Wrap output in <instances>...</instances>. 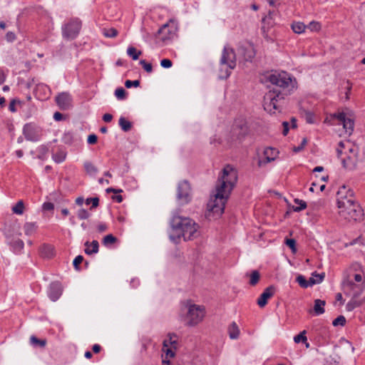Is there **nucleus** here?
<instances>
[{
    "label": "nucleus",
    "instance_id": "nucleus-1",
    "mask_svg": "<svg viewBox=\"0 0 365 365\" xmlns=\"http://www.w3.org/2000/svg\"><path fill=\"white\" fill-rule=\"evenodd\" d=\"M272 87L264 96V108L269 113L275 111L281 106L284 96L290 93L295 87L293 80L287 72L274 73L268 76Z\"/></svg>",
    "mask_w": 365,
    "mask_h": 365
},
{
    "label": "nucleus",
    "instance_id": "nucleus-2",
    "mask_svg": "<svg viewBox=\"0 0 365 365\" xmlns=\"http://www.w3.org/2000/svg\"><path fill=\"white\" fill-rule=\"evenodd\" d=\"M237 181V172L232 166L227 165L218 177L213 196L207 203L209 210L220 215Z\"/></svg>",
    "mask_w": 365,
    "mask_h": 365
},
{
    "label": "nucleus",
    "instance_id": "nucleus-3",
    "mask_svg": "<svg viewBox=\"0 0 365 365\" xmlns=\"http://www.w3.org/2000/svg\"><path fill=\"white\" fill-rule=\"evenodd\" d=\"M346 187L341 186L337 192V207L339 215L347 221H359L362 220L364 213L361 207L355 202L353 192L348 190L349 195H346Z\"/></svg>",
    "mask_w": 365,
    "mask_h": 365
},
{
    "label": "nucleus",
    "instance_id": "nucleus-4",
    "mask_svg": "<svg viewBox=\"0 0 365 365\" xmlns=\"http://www.w3.org/2000/svg\"><path fill=\"white\" fill-rule=\"evenodd\" d=\"M337 153L339 157L342 153L346 155V157L341 159V163L345 168L351 170L355 168L358 157V148L355 145L349 141L346 143L341 141L339 143Z\"/></svg>",
    "mask_w": 365,
    "mask_h": 365
},
{
    "label": "nucleus",
    "instance_id": "nucleus-5",
    "mask_svg": "<svg viewBox=\"0 0 365 365\" xmlns=\"http://www.w3.org/2000/svg\"><path fill=\"white\" fill-rule=\"evenodd\" d=\"M236 66V55L232 48L225 46L222 51L220 59V78H227L230 76L231 71Z\"/></svg>",
    "mask_w": 365,
    "mask_h": 365
},
{
    "label": "nucleus",
    "instance_id": "nucleus-6",
    "mask_svg": "<svg viewBox=\"0 0 365 365\" xmlns=\"http://www.w3.org/2000/svg\"><path fill=\"white\" fill-rule=\"evenodd\" d=\"M182 311L185 312V324L188 326L197 325L205 317L204 307L200 305L186 303Z\"/></svg>",
    "mask_w": 365,
    "mask_h": 365
},
{
    "label": "nucleus",
    "instance_id": "nucleus-7",
    "mask_svg": "<svg viewBox=\"0 0 365 365\" xmlns=\"http://www.w3.org/2000/svg\"><path fill=\"white\" fill-rule=\"evenodd\" d=\"M189 217L180 215L178 213L173 214L170 220V231L169 237L174 243L179 242V235L185 229L186 222Z\"/></svg>",
    "mask_w": 365,
    "mask_h": 365
},
{
    "label": "nucleus",
    "instance_id": "nucleus-8",
    "mask_svg": "<svg viewBox=\"0 0 365 365\" xmlns=\"http://www.w3.org/2000/svg\"><path fill=\"white\" fill-rule=\"evenodd\" d=\"M185 222L186 225L185 226V229L182 230L179 235V240L181 237H182L185 241L193 240L197 238L200 235V226L198 224L190 217L187 222Z\"/></svg>",
    "mask_w": 365,
    "mask_h": 365
},
{
    "label": "nucleus",
    "instance_id": "nucleus-9",
    "mask_svg": "<svg viewBox=\"0 0 365 365\" xmlns=\"http://www.w3.org/2000/svg\"><path fill=\"white\" fill-rule=\"evenodd\" d=\"M81 28V22L78 19H71L62 26V36L65 39H74Z\"/></svg>",
    "mask_w": 365,
    "mask_h": 365
},
{
    "label": "nucleus",
    "instance_id": "nucleus-10",
    "mask_svg": "<svg viewBox=\"0 0 365 365\" xmlns=\"http://www.w3.org/2000/svg\"><path fill=\"white\" fill-rule=\"evenodd\" d=\"M177 198L182 205L188 203L191 200L190 186L187 180L179 182L177 189Z\"/></svg>",
    "mask_w": 365,
    "mask_h": 365
},
{
    "label": "nucleus",
    "instance_id": "nucleus-11",
    "mask_svg": "<svg viewBox=\"0 0 365 365\" xmlns=\"http://www.w3.org/2000/svg\"><path fill=\"white\" fill-rule=\"evenodd\" d=\"M177 31V22L173 19H170L159 29L158 33L162 36V40L165 41L173 38L174 36H175Z\"/></svg>",
    "mask_w": 365,
    "mask_h": 365
},
{
    "label": "nucleus",
    "instance_id": "nucleus-12",
    "mask_svg": "<svg viewBox=\"0 0 365 365\" xmlns=\"http://www.w3.org/2000/svg\"><path fill=\"white\" fill-rule=\"evenodd\" d=\"M344 288L346 294L359 298L365 289V284L364 282L356 284L352 281L347 280L344 282Z\"/></svg>",
    "mask_w": 365,
    "mask_h": 365
},
{
    "label": "nucleus",
    "instance_id": "nucleus-13",
    "mask_svg": "<svg viewBox=\"0 0 365 365\" xmlns=\"http://www.w3.org/2000/svg\"><path fill=\"white\" fill-rule=\"evenodd\" d=\"M334 117L338 119L340 123L343 125L346 133L350 135L354 131V123L352 118L350 115H348L346 113L341 112L339 113H335Z\"/></svg>",
    "mask_w": 365,
    "mask_h": 365
},
{
    "label": "nucleus",
    "instance_id": "nucleus-14",
    "mask_svg": "<svg viewBox=\"0 0 365 365\" xmlns=\"http://www.w3.org/2000/svg\"><path fill=\"white\" fill-rule=\"evenodd\" d=\"M56 102L61 110H67L71 106L72 98L67 92H62L56 97Z\"/></svg>",
    "mask_w": 365,
    "mask_h": 365
},
{
    "label": "nucleus",
    "instance_id": "nucleus-15",
    "mask_svg": "<svg viewBox=\"0 0 365 365\" xmlns=\"http://www.w3.org/2000/svg\"><path fill=\"white\" fill-rule=\"evenodd\" d=\"M278 153H279V152L275 148H265L263 152V155L264 156L265 160L263 161V160H260L259 161V165H262L264 163H270V162L274 160L277 158Z\"/></svg>",
    "mask_w": 365,
    "mask_h": 365
},
{
    "label": "nucleus",
    "instance_id": "nucleus-16",
    "mask_svg": "<svg viewBox=\"0 0 365 365\" xmlns=\"http://www.w3.org/2000/svg\"><path fill=\"white\" fill-rule=\"evenodd\" d=\"M62 294V287L60 283L53 282L50 285L48 296L52 301H56Z\"/></svg>",
    "mask_w": 365,
    "mask_h": 365
},
{
    "label": "nucleus",
    "instance_id": "nucleus-17",
    "mask_svg": "<svg viewBox=\"0 0 365 365\" xmlns=\"http://www.w3.org/2000/svg\"><path fill=\"white\" fill-rule=\"evenodd\" d=\"M274 294V288L272 287H267L264 291L261 294L259 297L257 299V304L260 307H264L267 303V300L272 297Z\"/></svg>",
    "mask_w": 365,
    "mask_h": 365
},
{
    "label": "nucleus",
    "instance_id": "nucleus-18",
    "mask_svg": "<svg viewBox=\"0 0 365 365\" xmlns=\"http://www.w3.org/2000/svg\"><path fill=\"white\" fill-rule=\"evenodd\" d=\"M325 304H326L325 301L319 299H315L314 300V309H313L314 314L318 316V315H321V314H324L325 312V309H324Z\"/></svg>",
    "mask_w": 365,
    "mask_h": 365
},
{
    "label": "nucleus",
    "instance_id": "nucleus-19",
    "mask_svg": "<svg viewBox=\"0 0 365 365\" xmlns=\"http://www.w3.org/2000/svg\"><path fill=\"white\" fill-rule=\"evenodd\" d=\"M85 246L86 247L85 252L87 255H92L98 252V242L96 240H93L91 244L86 242Z\"/></svg>",
    "mask_w": 365,
    "mask_h": 365
},
{
    "label": "nucleus",
    "instance_id": "nucleus-20",
    "mask_svg": "<svg viewBox=\"0 0 365 365\" xmlns=\"http://www.w3.org/2000/svg\"><path fill=\"white\" fill-rule=\"evenodd\" d=\"M168 338L163 341V347H168L170 345L175 349L178 344V336L175 334H168Z\"/></svg>",
    "mask_w": 365,
    "mask_h": 365
},
{
    "label": "nucleus",
    "instance_id": "nucleus-21",
    "mask_svg": "<svg viewBox=\"0 0 365 365\" xmlns=\"http://www.w3.org/2000/svg\"><path fill=\"white\" fill-rule=\"evenodd\" d=\"M363 303L362 300L358 299V297H351V299L347 303L346 309L348 312H351L356 307L361 306Z\"/></svg>",
    "mask_w": 365,
    "mask_h": 365
},
{
    "label": "nucleus",
    "instance_id": "nucleus-22",
    "mask_svg": "<svg viewBox=\"0 0 365 365\" xmlns=\"http://www.w3.org/2000/svg\"><path fill=\"white\" fill-rule=\"evenodd\" d=\"M228 332L230 337L232 339L238 338L240 334V330L235 322H232L228 328Z\"/></svg>",
    "mask_w": 365,
    "mask_h": 365
},
{
    "label": "nucleus",
    "instance_id": "nucleus-23",
    "mask_svg": "<svg viewBox=\"0 0 365 365\" xmlns=\"http://www.w3.org/2000/svg\"><path fill=\"white\" fill-rule=\"evenodd\" d=\"M325 277L324 273L317 274L316 272L312 273V276L309 278V284L314 285L321 283Z\"/></svg>",
    "mask_w": 365,
    "mask_h": 365
},
{
    "label": "nucleus",
    "instance_id": "nucleus-24",
    "mask_svg": "<svg viewBox=\"0 0 365 365\" xmlns=\"http://www.w3.org/2000/svg\"><path fill=\"white\" fill-rule=\"evenodd\" d=\"M83 166L86 173L90 175H95L98 173V168L91 162H85Z\"/></svg>",
    "mask_w": 365,
    "mask_h": 365
},
{
    "label": "nucleus",
    "instance_id": "nucleus-25",
    "mask_svg": "<svg viewBox=\"0 0 365 365\" xmlns=\"http://www.w3.org/2000/svg\"><path fill=\"white\" fill-rule=\"evenodd\" d=\"M66 156V152L62 150H59L56 153H53L52 158L56 163H60L64 161Z\"/></svg>",
    "mask_w": 365,
    "mask_h": 365
},
{
    "label": "nucleus",
    "instance_id": "nucleus-26",
    "mask_svg": "<svg viewBox=\"0 0 365 365\" xmlns=\"http://www.w3.org/2000/svg\"><path fill=\"white\" fill-rule=\"evenodd\" d=\"M12 212L16 215H22L24 212L25 207L23 200H19L12 207Z\"/></svg>",
    "mask_w": 365,
    "mask_h": 365
},
{
    "label": "nucleus",
    "instance_id": "nucleus-27",
    "mask_svg": "<svg viewBox=\"0 0 365 365\" xmlns=\"http://www.w3.org/2000/svg\"><path fill=\"white\" fill-rule=\"evenodd\" d=\"M127 54L132 58L133 60L138 59L139 56L142 54L141 51H138L135 47L130 46L127 49Z\"/></svg>",
    "mask_w": 365,
    "mask_h": 365
},
{
    "label": "nucleus",
    "instance_id": "nucleus-28",
    "mask_svg": "<svg viewBox=\"0 0 365 365\" xmlns=\"http://www.w3.org/2000/svg\"><path fill=\"white\" fill-rule=\"evenodd\" d=\"M41 254L45 257H51L53 255V247L51 245H44L41 247Z\"/></svg>",
    "mask_w": 365,
    "mask_h": 365
},
{
    "label": "nucleus",
    "instance_id": "nucleus-29",
    "mask_svg": "<svg viewBox=\"0 0 365 365\" xmlns=\"http://www.w3.org/2000/svg\"><path fill=\"white\" fill-rule=\"evenodd\" d=\"M307 26L302 22H294L292 25L293 31L296 34H302L305 31Z\"/></svg>",
    "mask_w": 365,
    "mask_h": 365
},
{
    "label": "nucleus",
    "instance_id": "nucleus-30",
    "mask_svg": "<svg viewBox=\"0 0 365 365\" xmlns=\"http://www.w3.org/2000/svg\"><path fill=\"white\" fill-rule=\"evenodd\" d=\"M119 125L120 126L121 129L125 132L129 131L132 127L131 123L123 117L120 118Z\"/></svg>",
    "mask_w": 365,
    "mask_h": 365
},
{
    "label": "nucleus",
    "instance_id": "nucleus-31",
    "mask_svg": "<svg viewBox=\"0 0 365 365\" xmlns=\"http://www.w3.org/2000/svg\"><path fill=\"white\" fill-rule=\"evenodd\" d=\"M31 344L35 346L44 347L46 344V339H38L35 336H31L30 337Z\"/></svg>",
    "mask_w": 365,
    "mask_h": 365
},
{
    "label": "nucleus",
    "instance_id": "nucleus-32",
    "mask_svg": "<svg viewBox=\"0 0 365 365\" xmlns=\"http://www.w3.org/2000/svg\"><path fill=\"white\" fill-rule=\"evenodd\" d=\"M24 232L26 235H30L34 232L36 229V223L34 222H26L24 226Z\"/></svg>",
    "mask_w": 365,
    "mask_h": 365
},
{
    "label": "nucleus",
    "instance_id": "nucleus-33",
    "mask_svg": "<svg viewBox=\"0 0 365 365\" xmlns=\"http://www.w3.org/2000/svg\"><path fill=\"white\" fill-rule=\"evenodd\" d=\"M103 34L108 38H114L117 36L118 32L115 28L103 29Z\"/></svg>",
    "mask_w": 365,
    "mask_h": 365
},
{
    "label": "nucleus",
    "instance_id": "nucleus-34",
    "mask_svg": "<svg viewBox=\"0 0 365 365\" xmlns=\"http://www.w3.org/2000/svg\"><path fill=\"white\" fill-rule=\"evenodd\" d=\"M259 277H260V275H259V273L258 271H257V270L252 271L250 274V285L255 286V284H257V283L259 282Z\"/></svg>",
    "mask_w": 365,
    "mask_h": 365
},
{
    "label": "nucleus",
    "instance_id": "nucleus-35",
    "mask_svg": "<svg viewBox=\"0 0 365 365\" xmlns=\"http://www.w3.org/2000/svg\"><path fill=\"white\" fill-rule=\"evenodd\" d=\"M296 280L299 283V284L303 288H307L308 287L312 286V285L309 284V280L307 281L305 277L302 275H299L297 277Z\"/></svg>",
    "mask_w": 365,
    "mask_h": 365
},
{
    "label": "nucleus",
    "instance_id": "nucleus-36",
    "mask_svg": "<svg viewBox=\"0 0 365 365\" xmlns=\"http://www.w3.org/2000/svg\"><path fill=\"white\" fill-rule=\"evenodd\" d=\"M294 202L299 205V206L294 207H293V210L295 212H299V211H301L302 210H304L307 207L306 202H304V201H303L302 200L294 199Z\"/></svg>",
    "mask_w": 365,
    "mask_h": 365
},
{
    "label": "nucleus",
    "instance_id": "nucleus-37",
    "mask_svg": "<svg viewBox=\"0 0 365 365\" xmlns=\"http://www.w3.org/2000/svg\"><path fill=\"white\" fill-rule=\"evenodd\" d=\"M117 239L113 235H108L103 239V244L106 246L112 245L116 242Z\"/></svg>",
    "mask_w": 365,
    "mask_h": 365
},
{
    "label": "nucleus",
    "instance_id": "nucleus-38",
    "mask_svg": "<svg viewBox=\"0 0 365 365\" xmlns=\"http://www.w3.org/2000/svg\"><path fill=\"white\" fill-rule=\"evenodd\" d=\"M306 331L304 330L303 331L300 332L299 334L296 335L294 337V341L295 343H299V342H306L307 339L305 336Z\"/></svg>",
    "mask_w": 365,
    "mask_h": 365
},
{
    "label": "nucleus",
    "instance_id": "nucleus-39",
    "mask_svg": "<svg viewBox=\"0 0 365 365\" xmlns=\"http://www.w3.org/2000/svg\"><path fill=\"white\" fill-rule=\"evenodd\" d=\"M77 216L80 220H86L91 216V214L86 210L82 208L78 210Z\"/></svg>",
    "mask_w": 365,
    "mask_h": 365
},
{
    "label": "nucleus",
    "instance_id": "nucleus-40",
    "mask_svg": "<svg viewBox=\"0 0 365 365\" xmlns=\"http://www.w3.org/2000/svg\"><path fill=\"white\" fill-rule=\"evenodd\" d=\"M90 203H92V205L91 207V210H92L93 208H95L98 206L99 199L98 197L87 198L86 200V204L89 205Z\"/></svg>",
    "mask_w": 365,
    "mask_h": 365
},
{
    "label": "nucleus",
    "instance_id": "nucleus-41",
    "mask_svg": "<svg viewBox=\"0 0 365 365\" xmlns=\"http://www.w3.org/2000/svg\"><path fill=\"white\" fill-rule=\"evenodd\" d=\"M346 324V319L344 316L341 315L339 316L337 318H336L333 322L332 324L334 327H336L338 325L344 326Z\"/></svg>",
    "mask_w": 365,
    "mask_h": 365
},
{
    "label": "nucleus",
    "instance_id": "nucleus-42",
    "mask_svg": "<svg viewBox=\"0 0 365 365\" xmlns=\"http://www.w3.org/2000/svg\"><path fill=\"white\" fill-rule=\"evenodd\" d=\"M307 28L312 31H318L321 29V26L319 22L312 21L307 26Z\"/></svg>",
    "mask_w": 365,
    "mask_h": 365
},
{
    "label": "nucleus",
    "instance_id": "nucleus-43",
    "mask_svg": "<svg viewBox=\"0 0 365 365\" xmlns=\"http://www.w3.org/2000/svg\"><path fill=\"white\" fill-rule=\"evenodd\" d=\"M285 244L292 250V252H297L296 241L294 239H286Z\"/></svg>",
    "mask_w": 365,
    "mask_h": 365
},
{
    "label": "nucleus",
    "instance_id": "nucleus-44",
    "mask_svg": "<svg viewBox=\"0 0 365 365\" xmlns=\"http://www.w3.org/2000/svg\"><path fill=\"white\" fill-rule=\"evenodd\" d=\"M139 63L146 72L151 73L153 71V66L151 63H147L145 60H140Z\"/></svg>",
    "mask_w": 365,
    "mask_h": 365
},
{
    "label": "nucleus",
    "instance_id": "nucleus-45",
    "mask_svg": "<svg viewBox=\"0 0 365 365\" xmlns=\"http://www.w3.org/2000/svg\"><path fill=\"white\" fill-rule=\"evenodd\" d=\"M12 246L15 250H21L24 248V243L21 240H16L12 242Z\"/></svg>",
    "mask_w": 365,
    "mask_h": 365
},
{
    "label": "nucleus",
    "instance_id": "nucleus-46",
    "mask_svg": "<svg viewBox=\"0 0 365 365\" xmlns=\"http://www.w3.org/2000/svg\"><path fill=\"white\" fill-rule=\"evenodd\" d=\"M255 56V51L251 46L247 49V53L245 54V58L246 61L251 60Z\"/></svg>",
    "mask_w": 365,
    "mask_h": 365
},
{
    "label": "nucleus",
    "instance_id": "nucleus-47",
    "mask_svg": "<svg viewBox=\"0 0 365 365\" xmlns=\"http://www.w3.org/2000/svg\"><path fill=\"white\" fill-rule=\"evenodd\" d=\"M115 95L118 99H123L125 96V91L123 88H118L115 90Z\"/></svg>",
    "mask_w": 365,
    "mask_h": 365
},
{
    "label": "nucleus",
    "instance_id": "nucleus-48",
    "mask_svg": "<svg viewBox=\"0 0 365 365\" xmlns=\"http://www.w3.org/2000/svg\"><path fill=\"white\" fill-rule=\"evenodd\" d=\"M139 85H140V81L138 80H135V81L127 80L125 82V86L128 88H130L132 86L138 87V86H139Z\"/></svg>",
    "mask_w": 365,
    "mask_h": 365
},
{
    "label": "nucleus",
    "instance_id": "nucleus-49",
    "mask_svg": "<svg viewBox=\"0 0 365 365\" xmlns=\"http://www.w3.org/2000/svg\"><path fill=\"white\" fill-rule=\"evenodd\" d=\"M173 63L170 59L164 58L160 61V66L165 68H169L172 66Z\"/></svg>",
    "mask_w": 365,
    "mask_h": 365
},
{
    "label": "nucleus",
    "instance_id": "nucleus-50",
    "mask_svg": "<svg viewBox=\"0 0 365 365\" xmlns=\"http://www.w3.org/2000/svg\"><path fill=\"white\" fill-rule=\"evenodd\" d=\"M83 257L81 255H78L74 259L73 264L76 269H78V265L83 262Z\"/></svg>",
    "mask_w": 365,
    "mask_h": 365
},
{
    "label": "nucleus",
    "instance_id": "nucleus-51",
    "mask_svg": "<svg viewBox=\"0 0 365 365\" xmlns=\"http://www.w3.org/2000/svg\"><path fill=\"white\" fill-rule=\"evenodd\" d=\"M20 101H17L16 99H13L10 103H9V110L12 113H14L16 111V103H19Z\"/></svg>",
    "mask_w": 365,
    "mask_h": 365
},
{
    "label": "nucleus",
    "instance_id": "nucleus-52",
    "mask_svg": "<svg viewBox=\"0 0 365 365\" xmlns=\"http://www.w3.org/2000/svg\"><path fill=\"white\" fill-rule=\"evenodd\" d=\"M97 140H98L97 135L95 134H91L88 136L87 141H88V144L93 145V144L96 143Z\"/></svg>",
    "mask_w": 365,
    "mask_h": 365
},
{
    "label": "nucleus",
    "instance_id": "nucleus-53",
    "mask_svg": "<svg viewBox=\"0 0 365 365\" xmlns=\"http://www.w3.org/2000/svg\"><path fill=\"white\" fill-rule=\"evenodd\" d=\"M307 143V139H306V138H304V139L302 140V143H301V144H299V146H298V147H294V152H299V151H301V150L304 148V147L306 145Z\"/></svg>",
    "mask_w": 365,
    "mask_h": 365
},
{
    "label": "nucleus",
    "instance_id": "nucleus-54",
    "mask_svg": "<svg viewBox=\"0 0 365 365\" xmlns=\"http://www.w3.org/2000/svg\"><path fill=\"white\" fill-rule=\"evenodd\" d=\"M54 208V205L51 202H44L43 204V209L44 210H53Z\"/></svg>",
    "mask_w": 365,
    "mask_h": 365
},
{
    "label": "nucleus",
    "instance_id": "nucleus-55",
    "mask_svg": "<svg viewBox=\"0 0 365 365\" xmlns=\"http://www.w3.org/2000/svg\"><path fill=\"white\" fill-rule=\"evenodd\" d=\"M163 350L165 352L167 357L168 356H169V357H173L174 356V354H175L174 351L172 350L171 348H169V346L164 348Z\"/></svg>",
    "mask_w": 365,
    "mask_h": 365
},
{
    "label": "nucleus",
    "instance_id": "nucleus-56",
    "mask_svg": "<svg viewBox=\"0 0 365 365\" xmlns=\"http://www.w3.org/2000/svg\"><path fill=\"white\" fill-rule=\"evenodd\" d=\"M283 131L282 133L284 135H287L289 132V123L286 121L283 122Z\"/></svg>",
    "mask_w": 365,
    "mask_h": 365
},
{
    "label": "nucleus",
    "instance_id": "nucleus-57",
    "mask_svg": "<svg viewBox=\"0 0 365 365\" xmlns=\"http://www.w3.org/2000/svg\"><path fill=\"white\" fill-rule=\"evenodd\" d=\"M113 119V116L110 113H106L103 115V120L106 122V123H109Z\"/></svg>",
    "mask_w": 365,
    "mask_h": 365
},
{
    "label": "nucleus",
    "instance_id": "nucleus-58",
    "mask_svg": "<svg viewBox=\"0 0 365 365\" xmlns=\"http://www.w3.org/2000/svg\"><path fill=\"white\" fill-rule=\"evenodd\" d=\"M6 36L8 41H13L15 39V34L13 32H8Z\"/></svg>",
    "mask_w": 365,
    "mask_h": 365
},
{
    "label": "nucleus",
    "instance_id": "nucleus-59",
    "mask_svg": "<svg viewBox=\"0 0 365 365\" xmlns=\"http://www.w3.org/2000/svg\"><path fill=\"white\" fill-rule=\"evenodd\" d=\"M53 118L57 120V121H59L63 119V115L59 113V112H56L54 114H53Z\"/></svg>",
    "mask_w": 365,
    "mask_h": 365
},
{
    "label": "nucleus",
    "instance_id": "nucleus-60",
    "mask_svg": "<svg viewBox=\"0 0 365 365\" xmlns=\"http://www.w3.org/2000/svg\"><path fill=\"white\" fill-rule=\"evenodd\" d=\"M92 349L94 353L97 354L101 351V347L98 344H94L92 347Z\"/></svg>",
    "mask_w": 365,
    "mask_h": 365
},
{
    "label": "nucleus",
    "instance_id": "nucleus-61",
    "mask_svg": "<svg viewBox=\"0 0 365 365\" xmlns=\"http://www.w3.org/2000/svg\"><path fill=\"white\" fill-rule=\"evenodd\" d=\"M306 120L309 123H313L312 113H306Z\"/></svg>",
    "mask_w": 365,
    "mask_h": 365
},
{
    "label": "nucleus",
    "instance_id": "nucleus-62",
    "mask_svg": "<svg viewBox=\"0 0 365 365\" xmlns=\"http://www.w3.org/2000/svg\"><path fill=\"white\" fill-rule=\"evenodd\" d=\"M84 202V199L83 197H78L76 198V203L78 205H82L83 203Z\"/></svg>",
    "mask_w": 365,
    "mask_h": 365
},
{
    "label": "nucleus",
    "instance_id": "nucleus-63",
    "mask_svg": "<svg viewBox=\"0 0 365 365\" xmlns=\"http://www.w3.org/2000/svg\"><path fill=\"white\" fill-rule=\"evenodd\" d=\"M106 229H107V227H106V225H104V224H101V225H99L98 226V231H99V232H101L106 231Z\"/></svg>",
    "mask_w": 365,
    "mask_h": 365
},
{
    "label": "nucleus",
    "instance_id": "nucleus-64",
    "mask_svg": "<svg viewBox=\"0 0 365 365\" xmlns=\"http://www.w3.org/2000/svg\"><path fill=\"white\" fill-rule=\"evenodd\" d=\"M354 280L356 282H361L362 281V276L360 274H354Z\"/></svg>",
    "mask_w": 365,
    "mask_h": 365
}]
</instances>
